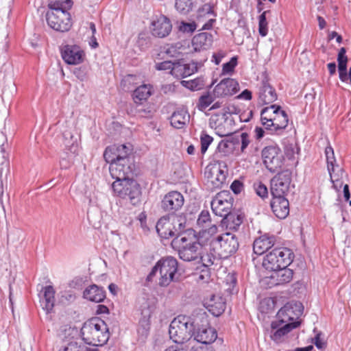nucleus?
<instances>
[{
    "label": "nucleus",
    "mask_w": 351,
    "mask_h": 351,
    "mask_svg": "<svg viewBox=\"0 0 351 351\" xmlns=\"http://www.w3.org/2000/svg\"><path fill=\"white\" fill-rule=\"evenodd\" d=\"M255 135L257 139H260L264 136L265 131L262 128L256 127L255 128Z\"/></svg>",
    "instance_id": "nucleus-62"
},
{
    "label": "nucleus",
    "mask_w": 351,
    "mask_h": 351,
    "mask_svg": "<svg viewBox=\"0 0 351 351\" xmlns=\"http://www.w3.org/2000/svg\"><path fill=\"white\" fill-rule=\"evenodd\" d=\"M55 290L51 285L43 287L40 294V302L43 308L46 312L50 313L53 308L55 304Z\"/></svg>",
    "instance_id": "nucleus-29"
},
{
    "label": "nucleus",
    "mask_w": 351,
    "mask_h": 351,
    "mask_svg": "<svg viewBox=\"0 0 351 351\" xmlns=\"http://www.w3.org/2000/svg\"><path fill=\"white\" fill-rule=\"evenodd\" d=\"M234 145L239 149L241 153H245L246 149L251 143L250 135L247 132H241L234 138Z\"/></svg>",
    "instance_id": "nucleus-39"
},
{
    "label": "nucleus",
    "mask_w": 351,
    "mask_h": 351,
    "mask_svg": "<svg viewBox=\"0 0 351 351\" xmlns=\"http://www.w3.org/2000/svg\"><path fill=\"white\" fill-rule=\"evenodd\" d=\"M173 247L178 248L180 258L184 261L199 259L202 249V245L196 241L192 233L179 234L172 241Z\"/></svg>",
    "instance_id": "nucleus-5"
},
{
    "label": "nucleus",
    "mask_w": 351,
    "mask_h": 351,
    "mask_svg": "<svg viewBox=\"0 0 351 351\" xmlns=\"http://www.w3.org/2000/svg\"><path fill=\"white\" fill-rule=\"evenodd\" d=\"M210 223V215L208 210H202L199 215L197 220V225L203 229L209 226Z\"/></svg>",
    "instance_id": "nucleus-43"
},
{
    "label": "nucleus",
    "mask_w": 351,
    "mask_h": 351,
    "mask_svg": "<svg viewBox=\"0 0 351 351\" xmlns=\"http://www.w3.org/2000/svg\"><path fill=\"white\" fill-rule=\"evenodd\" d=\"M232 207V198L228 191H221L217 194L211 202L213 213L223 219L230 213Z\"/></svg>",
    "instance_id": "nucleus-14"
},
{
    "label": "nucleus",
    "mask_w": 351,
    "mask_h": 351,
    "mask_svg": "<svg viewBox=\"0 0 351 351\" xmlns=\"http://www.w3.org/2000/svg\"><path fill=\"white\" fill-rule=\"evenodd\" d=\"M215 22V19H210L205 24H204L202 27V29H210L213 26V23Z\"/></svg>",
    "instance_id": "nucleus-61"
},
{
    "label": "nucleus",
    "mask_w": 351,
    "mask_h": 351,
    "mask_svg": "<svg viewBox=\"0 0 351 351\" xmlns=\"http://www.w3.org/2000/svg\"><path fill=\"white\" fill-rule=\"evenodd\" d=\"M271 208L279 219H285L289 213V203L285 197H272Z\"/></svg>",
    "instance_id": "nucleus-25"
},
{
    "label": "nucleus",
    "mask_w": 351,
    "mask_h": 351,
    "mask_svg": "<svg viewBox=\"0 0 351 351\" xmlns=\"http://www.w3.org/2000/svg\"><path fill=\"white\" fill-rule=\"evenodd\" d=\"M325 155L326 158L328 171L330 174L331 182L334 186L341 187L343 184L341 180L345 175L343 169L336 165V159L335 157L334 150L331 146H328L325 149Z\"/></svg>",
    "instance_id": "nucleus-15"
},
{
    "label": "nucleus",
    "mask_w": 351,
    "mask_h": 351,
    "mask_svg": "<svg viewBox=\"0 0 351 351\" xmlns=\"http://www.w3.org/2000/svg\"><path fill=\"white\" fill-rule=\"evenodd\" d=\"M346 49L341 47L338 53L337 62H338V71L339 79L341 82H346L348 81L347 73V62L348 57L346 55Z\"/></svg>",
    "instance_id": "nucleus-35"
},
{
    "label": "nucleus",
    "mask_w": 351,
    "mask_h": 351,
    "mask_svg": "<svg viewBox=\"0 0 351 351\" xmlns=\"http://www.w3.org/2000/svg\"><path fill=\"white\" fill-rule=\"evenodd\" d=\"M81 336L86 344L98 347L108 342L110 333L105 322L95 317L84 322L81 328Z\"/></svg>",
    "instance_id": "nucleus-3"
},
{
    "label": "nucleus",
    "mask_w": 351,
    "mask_h": 351,
    "mask_svg": "<svg viewBox=\"0 0 351 351\" xmlns=\"http://www.w3.org/2000/svg\"><path fill=\"white\" fill-rule=\"evenodd\" d=\"M212 36L208 33H200L192 39V46L195 51L208 49L212 45Z\"/></svg>",
    "instance_id": "nucleus-32"
},
{
    "label": "nucleus",
    "mask_w": 351,
    "mask_h": 351,
    "mask_svg": "<svg viewBox=\"0 0 351 351\" xmlns=\"http://www.w3.org/2000/svg\"><path fill=\"white\" fill-rule=\"evenodd\" d=\"M295 328H297V323L284 324L274 319L266 328V332L274 343L278 344L285 341L289 333Z\"/></svg>",
    "instance_id": "nucleus-13"
},
{
    "label": "nucleus",
    "mask_w": 351,
    "mask_h": 351,
    "mask_svg": "<svg viewBox=\"0 0 351 351\" xmlns=\"http://www.w3.org/2000/svg\"><path fill=\"white\" fill-rule=\"evenodd\" d=\"M136 112L138 114L139 116L141 117H145L146 116L148 113H149V110H148L147 109H145V108H143V107H141V105H136Z\"/></svg>",
    "instance_id": "nucleus-58"
},
{
    "label": "nucleus",
    "mask_w": 351,
    "mask_h": 351,
    "mask_svg": "<svg viewBox=\"0 0 351 351\" xmlns=\"http://www.w3.org/2000/svg\"><path fill=\"white\" fill-rule=\"evenodd\" d=\"M73 154L64 152L60 156V166L62 169H69L73 162Z\"/></svg>",
    "instance_id": "nucleus-47"
},
{
    "label": "nucleus",
    "mask_w": 351,
    "mask_h": 351,
    "mask_svg": "<svg viewBox=\"0 0 351 351\" xmlns=\"http://www.w3.org/2000/svg\"><path fill=\"white\" fill-rule=\"evenodd\" d=\"M215 247L221 252L223 258L233 254L239 247L238 239L231 232L219 234V238L215 239Z\"/></svg>",
    "instance_id": "nucleus-18"
},
{
    "label": "nucleus",
    "mask_w": 351,
    "mask_h": 351,
    "mask_svg": "<svg viewBox=\"0 0 351 351\" xmlns=\"http://www.w3.org/2000/svg\"><path fill=\"white\" fill-rule=\"evenodd\" d=\"M71 0L50 1L48 4L49 10L46 13L48 25L57 32H65L72 25L71 18L68 10L71 8Z\"/></svg>",
    "instance_id": "nucleus-1"
},
{
    "label": "nucleus",
    "mask_w": 351,
    "mask_h": 351,
    "mask_svg": "<svg viewBox=\"0 0 351 351\" xmlns=\"http://www.w3.org/2000/svg\"><path fill=\"white\" fill-rule=\"evenodd\" d=\"M62 58L68 64H78L82 62L84 51L76 45H66L61 51Z\"/></svg>",
    "instance_id": "nucleus-24"
},
{
    "label": "nucleus",
    "mask_w": 351,
    "mask_h": 351,
    "mask_svg": "<svg viewBox=\"0 0 351 351\" xmlns=\"http://www.w3.org/2000/svg\"><path fill=\"white\" fill-rule=\"evenodd\" d=\"M261 116L262 124L272 133L281 134L288 125V116L280 106L274 104L263 108Z\"/></svg>",
    "instance_id": "nucleus-6"
},
{
    "label": "nucleus",
    "mask_w": 351,
    "mask_h": 351,
    "mask_svg": "<svg viewBox=\"0 0 351 351\" xmlns=\"http://www.w3.org/2000/svg\"><path fill=\"white\" fill-rule=\"evenodd\" d=\"M225 56V53L222 51H219L217 53H214L212 56V62L216 65L219 64L221 62L222 58Z\"/></svg>",
    "instance_id": "nucleus-54"
},
{
    "label": "nucleus",
    "mask_w": 351,
    "mask_h": 351,
    "mask_svg": "<svg viewBox=\"0 0 351 351\" xmlns=\"http://www.w3.org/2000/svg\"><path fill=\"white\" fill-rule=\"evenodd\" d=\"M254 189L257 195L261 198H265L268 196V191L267 186L262 182L254 184Z\"/></svg>",
    "instance_id": "nucleus-51"
},
{
    "label": "nucleus",
    "mask_w": 351,
    "mask_h": 351,
    "mask_svg": "<svg viewBox=\"0 0 351 351\" xmlns=\"http://www.w3.org/2000/svg\"><path fill=\"white\" fill-rule=\"evenodd\" d=\"M217 229L216 225H212L208 228H205L199 230L198 242L202 246L215 247V241L219 238V235L217 234Z\"/></svg>",
    "instance_id": "nucleus-26"
},
{
    "label": "nucleus",
    "mask_w": 351,
    "mask_h": 351,
    "mask_svg": "<svg viewBox=\"0 0 351 351\" xmlns=\"http://www.w3.org/2000/svg\"><path fill=\"white\" fill-rule=\"evenodd\" d=\"M224 219L227 220V227L230 230H237L242 223V219L239 215L235 216L234 215L230 214Z\"/></svg>",
    "instance_id": "nucleus-45"
},
{
    "label": "nucleus",
    "mask_w": 351,
    "mask_h": 351,
    "mask_svg": "<svg viewBox=\"0 0 351 351\" xmlns=\"http://www.w3.org/2000/svg\"><path fill=\"white\" fill-rule=\"evenodd\" d=\"M189 115L184 109L175 111L170 119L171 125L178 129L182 128L189 121Z\"/></svg>",
    "instance_id": "nucleus-37"
},
{
    "label": "nucleus",
    "mask_w": 351,
    "mask_h": 351,
    "mask_svg": "<svg viewBox=\"0 0 351 351\" xmlns=\"http://www.w3.org/2000/svg\"><path fill=\"white\" fill-rule=\"evenodd\" d=\"M197 25L194 21H181L178 23V30L184 34H191L195 31Z\"/></svg>",
    "instance_id": "nucleus-44"
},
{
    "label": "nucleus",
    "mask_w": 351,
    "mask_h": 351,
    "mask_svg": "<svg viewBox=\"0 0 351 351\" xmlns=\"http://www.w3.org/2000/svg\"><path fill=\"white\" fill-rule=\"evenodd\" d=\"M237 58L236 56L231 58L229 62L223 64L221 74H232L237 65Z\"/></svg>",
    "instance_id": "nucleus-49"
},
{
    "label": "nucleus",
    "mask_w": 351,
    "mask_h": 351,
    "mask_svg": "<svg viewBox=\"0 0 351 351\" xmlns=\"http://www.w3.org/2000/svg\"><path fill=\"white\" fill-rule=\"evenodd\" d=\"M184 202L183 195L178 191H170L162 199L161 208L170 213H174L180 210Z\"/></svg>",
    "instance_id": "nucleus-22"
},
{
    "label": "nucleus",
    "mask_w": 351,
    "mask_h": 351,
    "mask_svg": "<svg viewBox=\"0 0 351 351\" xmlns=\"http://www.w3.org/2000/svg\"><path fill=\"white\" fill-rule=\"evenodd\" d=\"M202 249L203 251H201L199 259L206 267L218 265L221 258H223L221 252L215 246L210 247L209 246H202Z\"/></svg>",
    "instance_id": "nucleus-23"
},
{
    "label": "nucleus",
    "mask_w": 351,
    "mask_h": 351,
    "mask_svg": "<svg viewBox=\"0 0 351 351\" xmlns=\"http://www.w3.org/2000/svg\"><path fill=\"white\" fill-rule=\"evenodd\" d=\"M109 313L108 307L105 305L99 304L97 306V314H107Z\"/></svg>",
    "instance_id": "nucleus-60"
},
{
    "label": "nucleus",
    "mask_w": 351,
    "mask_h": 351,
    "mask_svg": "<svg viewBox=\"0 0 351 351\" xmlns=\"http://www.w3.org/2000/svg\"><path fill=\"white\" fill-rule=\"evenodd\" d=\"M117 148L118 161L117 163L112 162L109 167L111 176H117V175L123 176L124 173H132V167L128 158L130 148L125 145H117Z\"/></svg>",
    "instance_id": "nucleus-10"
},
{
    "label": "nucleus",
    "mask_w": 351,
    "mask_h": 351,
    "mask_svg": "<svg viewBox=\"0 0 351 351\" xmlns=\"http://www.w3.org/2000/svg\"><path fill=\"white\" fill-rule=\"evenodd\" d=\"M175 7L179 12L187 14L193 8V0H176Z\"/></svg>",
    "instance_id": "nucleus-42"
},
{
    "label": "nucleus",
    "mask_w": 351,
    "mask_h": 351,
    "mask_svg": "<svg viewBox=\"0 0 351 351\" xmlns=\"http://www.w3.org/2000/svg\"><path fill=\"white\" fill-rule=\"evenodd\" d=\"M142 317L139 321L138 332L143 336H147L150 328V317L152 311L149 308L143 309L141 313Z\"/></svg>",
    "instance_id": "nucleus-38"
},
{
    "label": "nucleus",
    "mask_w": 351,
    "mask_h": 351,
    "mask_svg": "<svg viewBox=\"0 0 351 351\" xmlns=\"http://www.w3.org/2000/svg\"><path fill=\"white\" fill-rule=\"evenodd\" d=\"M156 229L158 234L163 239H169L175 235L171 229V224L169 222V217L167 216L162 217L158 221Z\"/></svg>",
    "instance_id": "nucleus-34"
},
{
    "label": "nucleus",
    "mask_w": 351,
    "mask_h": 351,
    "mask_svg": "<svg viewBox=\"0 0 351 351\" xmlns=\"http://www.w3.org/2000/svg\"><path fill=\"white\" fill-rule=\"evenodd\" d=\"M154 89L152 85L142 84L137 87L133 93L134 101L136 105H141L143 101H146L153 94Z\"/></svg>",
    "instance_id": "nucleus-33"
},
{
    "label": "nucleus",
    "mask_w": 351,
    "mask_h": 351,
    "mask_svg": "<svg viewBox=\"0 0 351 351\" xmlns=\"http://www.w3.org/2000/svg\"><path fill=\"white\" fill-rule=\"evenodd\" d=\"M262 157L265 166L272 173L280 169L284 162V156L278 145L265 147L262 151Z\"/></svg>",
    "instance_id": "nucleus-12"
},
{
    "label": "nucleus",
    "mask_w": 351,
    "mask_h": 351,
    "mask_svg": "<svg viewBox=\"0 0 351 351\" xmlns=\"http://www.w3.org/2000/svg\"><path fill=\"white\" fill-rule=\"evenodd\" d=\"M175 64L176 62H173L171 61H163L162 62L157 63L156 69L158 71H169V73L172 75Z\"/></svg>",
    "instance_id": "nucleus-52"
},
{
    "label": "nucleus",
    "mask_w": 351,
    "mask_h": 351,
    "mask_svg": "<svg viewBox=\"0 0 351 351\" xmlns=\"http://www.w3.org/2000/svg\"><path fill=\"white\" fill-rule=\"evenodd\" d=\"M238 99H244V100H250L252 99V92L249 90L248 89H245L243 91L241 92V94H239L237 96Z\"/></svg>",
    "instance_id": "nucleus-57"
},
{
    "label": "nucleus",
    "mask_w": 351,
    "mask_h": 351,
    "mask_svg": "<svg viewBox=\"0 0 351 351\" xmlns=\"http://www.w3.org/2000/svg\"><path fill=\"white\" fill-rule=\"evenodd\" d=\"M314 344L319 350H324L326 348V343L325 342L321 339L320 335L317 334L314 339H313Z\"/></svg>",
    "instance_id": "nucleus-55"
},
{
    "label": "nucleus",
    "mask_w": 351,
    "mask_h": 351,
    "mask_svg": "<svg viewBox=\"0 0 351 351\" xmlns=\"http://www.w3.org/2000/svg\"><path fill=\"white\" fill-rule=\"evenodd\" d=\"M117 176H112L115 181L112 184L114 194L124 199H129L135 206L140 202L141 191L140 185L133 179L130 178L132 173H124Z\"/></svg>",
    "instance_id": "nucleus-4"
},
{
    "label": "nucleus",
    "mask_w": 351,
    "mask_h": 351,
    "mask_svg": "<svg viewBox=\"0 0 351 351\" xmlns=\"http://www.w3.org/2000/svg\"><path fill=\"white\" fill-rule=\"evenodd\" d=\"M291 173L289 171H282L271 180V193L272 197H285L290 186Z\"/></svg>",
    "instance_id": "nucleus-16"
},
{
    "label": "nucleus",
    "mask_w": 351,
    "mask_h": 351,
    "mask_svg": "<svg viewBox=\"0 0 351 351\" xmlns=\"http://www.w3.org/2000/svg\"><path fill=\"white\" fill-rule=\"evenodd\" d=\"M303 308L300 302H288L277 313L275 319L284 324L297 323V328L301 324L299 319Z\"/></svg>",
    "instance_id": "nucleus-11"
},
{
    "label": "nucleus",
    "mask_w": 351,
    "mask_h": 351,
    "mask_svg": "<svg viewBox=\"0 0 351 351\" xmlns=\"http://www.w3.org/2000/svg\"><path fill=\"white\" fill-rule=\"evenodd\" d=\"M228 175V167L225 162L217 161L206 167L204 171L205 186L208 191L221 189Z\"/></svg>",
    "instance_id": "nucleus-8"
},
{
    "label": "nucleus",
    "mask_w": 351,
    "mask_h": 351,
    "mask_svg": "<svg viewBox=\"0 0 351 351\" xmlns=\"http://www.w3.org/2000/svg\"><path fill=\"white\" fill-rule=\"evenodd\" d=\"M171 21L166 16L160 14L153 17L150 25L152 34L158 38H165L171 32Z\"/></svg>",
    "instance_id": "nucleus-20"
},
{
    "label": "nucleus",
    "mask_w": 351,
    "mask_h": 351,
    "mask_svg": "<svg viewBox=\"0 0 351 351\" xmlns=\"http://www.w3.org/2000/svg\"><path fill=\"white\" fill-rule=\"evenodd\" d=\"M83 298L96 303L101 302L106 298L104 289L96 285H92L85 289L83 292Z\"/></svg>",
    "instance_id": "nucleus-30"
},
{
    "label": "nucleus",
    "mask_w": 351,
    "mask_h": 351,
    "mask_svg": "<svg viewBox=\"0 0 351 351\" xmlns=\"http://www.w3.org/2000/svg\"><path fill=\"white\" fill-rule=\"evenodd\" d=\"M204 319L207 322L205 313H199L195 317L179 315L171 322L169 328L170 339L177 344L184 343L191 341L193 332L198 325V320Z\"/></svg>",
    "instance_id": "nucleus-2"
},
{
    "label": "nucleus",
    "mask_w": 351,
    "mask_h": 351,
    "mask_svg": "<svg viewBox=\"0 0 351 351\" xmlns=\"http://www.w3.org/2000/svg\"><path fill=\"white\" fill-rule=\"evenodd\" d=\"M75 77L81 81H84L86 78V73L84 69L82 68H77L74 71Z\"/></svg>",
    "instance_id": "nucleus-56"
},
{
    "label": "nucleus",
    "mask_w": 351,
    "mask_h": 351,
    "mask_svg": "<svg viewBox=\"0 0 351 351\" xmlns=\"http://www.w3.org/2000/svg\"><path fill=\"white\" fill-rule=\"evenodd\" d=\"M228 147V143L227 142L224 141H221L219 144H218V146H217V149L219 151V152H225V149Z\"/></svg>",
    "instance_id": "nucleus-64"
},
{
    "label": "nucleus",
    "mask_w": 351,
    "mask_h": 351,
    "mask_svg": "<svg viewBox=\"0 0 351 351\" xmlns=\"http://www.w3.org/2000/svg\"><path fill=\"white\" fill-rule=\"evenodd\" d=\"M178 271V261L172 256H167L160 259L152 268L147 278H152L159 272L158 285L160 287H167L176 279Z\"/></svg>",
    "instance_id": "nucleus-7"
},
{
    "label": "nucleus",
    "mask_w": 351,
    "mask_h": 351,
    "mask_svg": "<svg viewBox=\"0 0 351 351\" xmlns=\"http://www.w3.org/2000/svg\"><path fill=\"white\" fill-rule=\"evenodd\" d=\"M274 235L264 234L254 241L253 250L258 255H261L271 248L275 243Z\"/></svg>",
    "instance_id": "nucleus-28"
},
{
    "label": "nucleus",
    "mask_w": 351,
    "mask_h": 351,
    "mask_svg": "<svg viewBox=\"0 0 351 351\" xmlns=\"http://www.w3.org/2000/svg\"><path fill=\"white\" fill-rule=\"evenodd\" d=\"M267 270L271 271V274L263 278L262 282L269 288L287 284L293 278V271L287 267Z\"/></svg>",
    "instance_id": "nucleus-17"
},
{
    "label": "nucleus",
    "mask_w": 351,
    "mask_h": 351,
    "mask_svg": "<svg viewBox=\"0 0 351 351\" xmlns=\"http://www.w3.org/2000/svg\"><path fill=\"white\" fill-rule=\"evenodd\" d=\"M217 97H215L213 94V91L212 93H208L205 95H202L198 101V108L201 110H205L208 108L215 99Z\"/></svg>",
    "instance_id": "nucleus-41"
},
{
    "label": "nucleus",
    "mask_w": 351,
    "mask_h": 351,
    "mask_svg": "<svg viewBox=\"0 0 351 351\" xmlns=\"http://www.w3.org/2000/svg\"><path fill=\"white\" fill-rule=\"evenodd\" d=\"M189 345L190 346L189 351H214L211 345L196 342L195 340L190 341Z\"/></svg>",
    "instance_id": "nucleus-46"
},
{
    "label": "nucleus",
    "mask_w": 351,
    "mask_h": 351,
    "mask_svg": "<svg viewBox=\"0 0 351 351\" xmlns=\"http://www.w3.org/2000/svg\"><path fill=\"white\" fill-rule=\"evenodd\" d=\"M117 145H112L108 146L106 148L104 153V158L105 160L110 163V165L112 164V162H116L118 161L119 156L117 153L119 152L117 149Z\"/></svg>",
    "instance_id": "nucleus-40"
},
{
    "label": "nucleus",
    "mask_w": 351,
    "mask_h": 351,
    "mask_svg": "<svg viewBox=\"0 0 351 351\" xmlns=\"http://www.w3.org/2000/svg\"><path fill=\"white\" fill-rule=\"evenodd\" d=\"M195 71L196 67L193 65L176 62L172 75L176 78H184L194 73Z\"/></svg>",
    "instance_id": "nucleus-36"
},
{
    "label": "nucleus",
    "mask_w": 351,
    "mask_h": 351,
    "mask_svg": "<svg viewBox=\"0 0 351 351\" xmlns=\"http://www.w3.org/2000/svg\"><path fill=\"white\" fill-rule=\"evenodd\" d=\"M277 99L275 89L267 82H263L259 91V101L263 104L273 103Z\"/></svg>",
    "instance_id": "nucleus-31"
},
{
    "label": "nucleus",
    "mask_w": 351,
    "mask_h": 351,
    "mask_svg": "<svg viewBox=\"0 0 351 351\" xmlns=\"http://www.w3.org/2000/svg\"><path fill=\"white\" fill-rule=\"evenodd\" d=\"M204 324H207L208 322H205L204 319L198 320V325L193 332L194 339L193 340L201 343L210 345L216 340L217 333L215 328L206 326Z\"/></svg>",
    "instance_id": "nucleus-19"
},
{
    "label": "nucleus",
    "mask_w": 351,
    "mask_h": 351,
    "mask_svg": "<svg viewBox=\"0 0 351 351\" xmlns=\"http://www.w3.org/2000/svg\"><path fill=\"white\" fill-rule=\"evenodd\" d=\"M294 254L287 247L275 248L267 253L263 258V267L265 269H282L288 267L293 262Z\"/></svg>",
    "instance_id": "nucleus-9"
},
{
    "label": "nucleus",
    "mask_w": 351,
    "mask_h": 351,
    "mask_svg": "<svg viewBox=\"0 0 351 351\" xmlns=\"http://www.w3.org/2000/svg\"><path fill=\"white\" fill-rule=\"evenodd\" d=\"M230 189L235 194H239L243 189V184L241 181L236 180L231 184Z\"/></svg>",
    "instance_id": "nucleus-53"
},
{
    "label": "nucleus",
    "mask_w": 351,
    "mask_h": 351,
    "mask_svg": "<svg viewBox=\"0 0 351 351\" xmlns=\"http://www.w3.org/2000/svg\"><path fill=\"white\" fill-rule=\"evenodd\" d=\"M266 13L267 12H263L258 18V32L263 37L266 36L268 33V24L266 19Z\"/></svg>",
    "instance_id": "nucleus-48"
},
{
    "label": "nucleus",
    "mask_w": 351,
    "mask_h": 351,
    "mask_svg": "<svg viewBox=\"0 0 351 351\" xmlns=\"http://www.w3.org/2000/svg\"><path fill=\"white\" fill-rule=\"evenodd\" d=\"M213 141V138L210 135L205 134V133H203L201 134L200 142H201V152L202 154H204L207 151L209 145L211 144Z\"/></svg>",
    "instance_id": "nucleus-50"
},
{
    "label": "nucleus",
    "mask_w": 351,
    "mask_h": 351,
    "mask_svg": "<svg viewBox=\"0 0 351 351\" xmlns=\"http://www.w3.org/2000/svg\"><path fill=\"white\" fill-rule=\"evenodd\" d=\"M204 305L215 317L221 315L226 309L225 300L219 295H211L209 299L204 301Z\"/></svg>",
    "instance_id": "nucleus-27"
},
{
    "label": "nucleus",
    "mask_w": 351,
    "mask_h": 351,
    "mask_svg": "<svg viewBox=\"0 0 351 351\" xmlns=\"http://www.w3.org/2000/svg\"><path fill=\"white\" fill-rule=\"evenodd\" d=\"M327 67L328 69V71L330 73V75H332L336 73V64L335 62H330L327 64Z\"/></svg>",
    "instance_id": "nucleus-63"
},
{
    "label": "nucleus",
    "mask_w": 351,
    "mask_h": 351,
    "mask_svg": "<svg viewBox=\"0 0 351 351\" xmlns=\"http://www.w3.org/2000/svg\"><path fill=\"white\" fill-rule=\"evenodd\" d=\"M182 84L184 86H186L188 88L194 90L197 88V84L195 81H182Z\"/></svg>",
    "instance_id": "nucleus-59"
},
{
    "label": "nucleus",
    "mask_w": 351,
    "mask_h": 351,
    "mask_svg": "<svg viewBox=\"0 0 351 351\" xmlns=\"http://www.w3.org/2000/svg\"><path fill=\"white\" fill-rule=\"evenodd\" d=\"M239 90V82L233 78H224L217 84L213 94L218 98H225L235 95Z\"/></svg>",
    "instance_id": "nucleus-21"
}]
</instances>
